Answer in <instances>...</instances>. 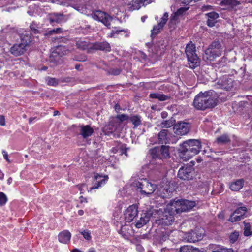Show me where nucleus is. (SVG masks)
<instances>
[{
    "label": "nucleus",
    "mask_w": 252,
    "mask_h": 252,
    "mask_svg": "<svg viewBox=\"0 0 252 252\" xmlns=\"http://www.w3.org/2000/svg\"><path fill=\"white\" fill-rule=\"evenodd\" d=\"M218 103V96L213 91L200 92L194 98L193 105L198 110L204 111L215 107Z\"/></svg>",
    "instance_id": "nucleus-1"
},
{
    "label": "nucleus",
    "mask_w": 252,
    "mask_h": 252,
    "mask_svg": "<svg viewBox=\"0 0 252 252\" xmlns=\"http://www.w3.org/2000/svg\"><path fill=\"white\" fill-rule=\"evenodd\" d=\"M200 141L196 139H189L180 144L179 151L183 159L188 160L197 154L201 148Z\"/></svg>",
    "instance_id": "nucleus-2"
},
{
    "label": "nucleus",
    "mask_w": 252,
    "mask_h": 252,
    "mask_svg": "<svg viewBox=\"0 0 252 252\" xmlns=\"http://www.w3.org/2000/svg\"><path fill=\"white\" fill-rule=\"evenodd\" d=\"M132 186L142 195L147 197L150 196L157 189L156 184H152L146 179L144 178L139 181L133 182Z\"/></svg>",
    "instance_id": "nucleus-3"
},
{
    "label": "nucleus",
    "mask_w": 252,
    "mask_h": 252,
    "mask_svg": "<svg viewBox=\"0 0 252 252\" xmlns=\"http://www.w3.org/2000/svg\"><path fill=\"white\" fill-rule=\"evenodd\" d=\"M196 205L195 201L188 200H178L171 201L169 203L171 211L176 212L177 214L186 212L192 209Z\"/></svg>",
    "instance_id": "nucleus-4"
},
{
    "label": "nucleus",
    "mask_w": 252,
    "mask_h": 252,
    "mask_svg": "<svg viewBox=\"0 0 252 252\" xmlns=\"http://www.w3.org/2000/svg\"><path fill=\"white\" fill-rule=\"evenodd\" d=\"M195 45L190 42L186 47L185 53L186 54L188 64L189 67L194 69L200 65V59L196 53Z\"/></svg>",
    "instance_id": "nucleus-5"
},
{
    "label": "nucleus",
    "mask_w": 252,
    "mask_h": 252,
    "mask_svg": "<svg viewBox=\"0 0 252 252\" xmlns=\"http://www.w3.org/2000/svg\"><path fill=\"white\" fill-rule=\"evenodd\" d=\"M222 51L223 48L220 42L219 41H214L205 50L204 58L210 61H213L217 57L221 56Z\"/></svg>",
    "instance_id": "nucleus-6"
},
{
    "label": "nucleus",
    "mask_w": 252,
    "mask_h": 252,
    "mask_svg": "<svg viewBox=\"0 0 252 252\" xmlns=\"http://www.w3.org/2000/svg\"><path fill=\"white\" fill-rule=\"evenodd\" d=\"M149 153L152 158L155 159L163 160L170 157L168 146L155 147L150 150Z\"/></svg>",
    "instance_id": "nucleus-7"
},
{
    "label": "nucleus",
    "mask_w": 252,
    "mask_h": 252,
    "mask_svg": "<svg viewBox=\"0 0 252 252\" xmlns=\"http://www.w3.org/2000/svg\"><path fill=\"white\" fill-rule=\"evenodd\" d=\"M167 210L168 211H165L158 220V223L165 226L171 225L174 221L173 214L175 212H173L171 211V206L169 205V204Z\"/></svg>",
    "instance_id": "nucleus-8"
},
{
    "label": "nucleus",
    "mask_w": 252,
    "mask_h": 252,
    "mask_svg": "<svg viewBox=\"0 0 252 252\" xmlns=\"http://www.w3.org/2000/svg\"><path fill=\"white\" fill-rule=\"evenodd\" d=\"M93 18L95 20L102 22L108 28H110L111 22L113 20V17L108 13L100 10H97L94 13Z\"/></svg>",
    "instance_id": "nucleus-9"
},
{
    "label": "nucleus",
    "mask_w": 252,
    "mask_h": 252,
    "mask_svg": "<svg viewBox=\"0 0 252 252\" xmlns=\"http://www.w3.org/2000/svg\"><path fill=\"white\" fill-rule=\"evenodd\" d=\"M138 207L136 205L129 206L124 213L126 221L130 222L134 220L138 215Z\"/></svg>",
    "instance_id": "nucleus-10"
},
{
    "label": "nucleus",
    "mask_w": 252,
    "mask_h": 252,
    "mask_svg": "<svg viewBox=\"0 0 252 252\" xmlns=\"http://www.w3.org/2000/svg\"><path fill=\"white\" fill-rule=\"evenodd\" d=\"M247 211V208L245 206H241L238 208L231 215L228 220L231 222H235L240 221L244 219V215Z\"/></svg>",
    "instance_id": "nucleus-11"
},
{
    "label": "nucleus",
    "mask_w": 252,
    "mask_h": 252,
    "mask_svg": "<svg viewBox=\"0 0 252 252\" xmlns=\"http://www.w3.org/2000/svg\"><path fill=\"white\" fill-rule=\"evenodd\" d=\"M173 129L176 134L184 135L189 132L190 126L188 123L178 122L174 125Z\"/></svg>",
    "instance_id": "nucleus-12"
},
{
    "label": "nucleus",
    "mask_w": 252,
    "mask_h": 252,
    "mask_svg": "<svg viewBox=\"0 0 252 252\" xmlns=\"http://www.w3.org/2000/svg\"><path fill=\"white\" fill-rule=\"evenodd\" d=\"M192 169L190 166H184L181 167L178 173V177L182 180H189L192 178Z\"/></svg>",
    "instance_id": "nucleus-13"
},
{
    "label": "nucleus",
    "mask_w": 252,
    "mask_h": 252,
    "mask_svg": "<svg viewBox=\"0 0 252 252\" xmlns=\"http://www.w3.org/2000/svg\"><path fill=\"white\" fill-rule=\"evenodd\" d=\"M233 86V81L228 76H223L217 82V87L225 90H229Z\"/></svg>",
    "instance_id": "nucleus-14"
},
{
    "label": "nucleus",
    "mask_w": 252,
    "mask_h": 252,
    "mask_svg": "<svg viewBox=\"0 0 252 252\" xmlns=\"http://www.w3.org/2000/svg\"><path fill=\"white\" fill-rule=\"evenodd\" d=\"M26 46L24 44L17 42L10 49V52L14 56L17 57L23 55L26 51Z\"/></svg>",
    "instance_id": "nucleus-15"
},
{
    "label": "nucleus",
    "mask_w": 252,
    "mask_h": 252,
    "mask_svg": "<svg viewBox=\"0 0 252 252\" xmlns=\"http://www.w3.org/2000/svg\"><path fill=\"white\" fill-rule=\"evenodd\" d=\"M152 214L153 212L151 211H149L146 213H143L141 215L140 220L136 222L135 226L138 228H140L145 225L149 222Z\"/></svg>",
    "instance_id": "nucleus-16"
},
{
    "label": "nucleus",
    "mask_w": 252,
    "mask_h": 252,
    "mask_svg": "<svg viewBox=\"0 0 252 252\" xmlns=\"http://www.w3.org/2000/svg\"><path fill=\"white\" fill-rule=\"evenodd\" d=\"M69 18L68 15H64L63 13H54L51 15L49 20L50 23H58L65 22Z\"/></svg>",
    "instance_id": "nucleus-17"
},
{
    "label": "nucleus",
    "mask_w": 252,
    "mask_h": 252,
    "mask_svg": "<svg viewBox=\"0 0 252 252\" xmlns=\"http://www.w3.org/2000/svg\"><path fill=\"white\" fill-rule=\"evenodd\" d=\"M173 189L169 187L160 188L158 189L155 195L162 198H168L171 197Z\"/></svg>",
    "instance_id": "nucleus-18"
},
{
    "label": "nucleus",
    "mask_w": 252,
    "mask_h": 252,
    "mask_svg": "<svg viewBox=\"0 0 252 252\" xmlns=\"http://www.w3.org/2000/svg\"><path fill=\"white\" fill-rule=\"evenodd\" d=\"M108 180V177H102L99 174L95 176L94 180L93 182V187L90 188V190L98 189L100 187L106 184Z\"/></svg>",
    "instance_id": "nucleus-19"
},
{
    "label": "nucleus",
    "mask_w": 252,
    "mask_h": 252,
    "mask_svg": "<svg viewBox=\"0 0 252 252\" xmlns=\"http://www.w3.org/2000/svg\"><path fill=\"white\" fill-rule=\"evenodd\" d=\"M74 43L77 48L81 50L88 49H92V44L85 39L76 38L74 40Z\"/></svg>",
    "instance_id": "nucleus-20"
},
{
    "label": "nucleus",
    "mask_w": 252,
    "mask_h": 252,
    "mask_svg": "<svg viewBox=\"0 0 252 252\" xmlns=\"http://www.w3.org/2000/svg\"><path fill=\"white\" fill-rule=\"evenodd\" d=\"M186 238L189 242L194 243L201 240V233H198L195 231L191 230L186 234Z\"/></svg>",
    "instance_id": "nucleus-21"
},
{
    "label": "nucleus",
    "mask_w": 252,
    "mask_h": 252,
    "mask_svg": "<svg viewBox=\"0 0 252 252\" xmlns=\"http://www.w3.org/2000/svg\"><path fill=\"white\" fill-rule=\"evenodd\" d=\"M80 134L84 139H86L88 137L91 136L94 131L89 125H81L79 126Z\"/></svg>",
    "instance_id": "nucleus-22"
},
{
    "label": "nucleus",
    "mask_w": 252,
    "mask_h": 252,
    "mask_svg": "<svg viewBox=\"0 0 252 252\" xmlns=\"http://www.w3.org/2000/svg\"><path fill=\"white\" fill-rule=\"evenodd\" d=\"M207 17V25L210 27H212L217 23V19L219 17V15L216 12H211L206 14Z\"/></svg>",
    "instance_id": "nucleus-23"
},
{
    "label": "nucleus",
    "mask_w": 252,
    "mask_h": 252,
    "mask_svg": "<svg viewBox=\"0 0 252 252\" xmlns=\"http://www.w3.org/2000/svg\"><path fill=\"white\" fill-rule=\"evenodd\" d=\"M92 49L105 52H110L111 51L110 45L107 42H96L92 44Z\"/></svg>",
    "instance_id": "nucleus-24"
},
{
    "label": "nucleus",
    "mask_w": 252,
    "mask_h": 252,
    "mask_svg": "<svg viewBox=\"0 0 252 252\" xmlns=\"http://www.w3.org/2000/svg\"><path fill=\"white\" fill-rule=\"evenodd\" d=\"M71 237V233L68 230H65L59 234L58 239L61 243L67 244L70 241Z\"/></svg>",
    "instance_id": "nucleus-25"
},
{
    "label": "nucleus",
    "mask_w": 252,
    "mask_h": 252,
    "mask_svg": "<svg viewBox=\"0 0 252 252\" xmlns=\"http://www.w3.org/2000/svg\"><path fill=\"white\" fill-rule=\"evenodd\" d=\"M168 130L162 129L158 135V142L159 144H166L169 142V138L167 136Z\"/></svg>",
    "instance_id": "nucleus-26"
},
{
    "label": "nucleus",
    "mask_w": 252,
    "mask_h": 252,
    "mask_svg": "<svg viewBox=\"0 0 252 252\" xmlns=\"http://www.w3.org/2000/svg\"><path fill=\"white\" fill-rule=\"evenodd\" d=\"M230 142V138L227 134H223L218 137L214 142V144H218L219 145L226 144Z\"/></svg>",
    "instance_id": "nucleus-27"
},
{
    "label": "nucleus",
    "mask_w": 252,
    "mask_h": 252,
    "mask_svg": "<svg viewBox=\"0 0 252 252\" xmlns=\"http://www.w3.org/2000/svg\"><path fill=\"white\" fill-rule=\"evenodd\" d=\"M244 183V180L242 179L237 180L231 184L230 189L234 191H239L243 187Z\"/></svg>",
    "instance_id": "nucleus-28"
},
{
    "label": "nucleus",
    "mask_w": 252,
    "mask_h": 252,
    "mask_svg": "<svg viewBox=\"0 0 252 252\" xmlns=\"http://www.w3.org/2000/svg\"><path fill=\"white\" fill-rule=\"evenodd\" d=\"M21 41L20 43L24 44L27 47L32 41V38L31 33L26 32L24 33H22L20 36Z\"/></svg>",
    "instance_id": "nucleus-29"
},
{
    "label": "nucleus",
    "mask_w": 252,
    "mask_h": 252,
    "mask_svg": "<svg viewBox=\"0 0 252 252\" xmlns=\"http://www.w3.org/2000/svg\"><path fill=\"white\" fill-rule=\"evenodd\" d=\"M240 2L236 0H223L221 1L220 5L222 6H229L232 8H234L240 5Z\"/></svg>",
    "instance_id": "nucleus-30"
},
{
    "label": "nucleus",
    "mask_w": 252,
    "mask_h": 252,
    "mask_svg": "<svg viewBox=\"0 0 252 252\" xmlns=\"http://www.w3.org/2000/svg\"><path fill=\"white\" fill-rule=\"evenodd\" d=\"M67 48L65 45H59L55 49L56 53L61 56L66 54L69 52V49Z\"/></svg>",
    "instance_id": "nucleus-31"
},
{
    "label": "nucleus",
    "mask_w": 252,
    "mask_h": 252,
    "mask_svg": "<svg viewBox=\"0 0 252 252\" xmlns=\"http://www.w3.org/2000/svg\"><path fill=\"white\" fill-rule=\"evenodd\" d=\"M141 117L138 115H132L129 118V120L136 128L141 124Z\"/></svg>",
    "instance_id": "nucleus-32"
},
{
    "label": "nucleus",
    "mask_w": 252,
    "mask_h": 252,
    "mask_svg": "<svg viewBox=\"0 0 252 252\" xmlns=\"http://www.w3.org/2000/svg\"><path fill=\"white\" fill-rule=\"evenodd\" d=\"M163 27H162L160 25L158 24L157 25H155L153 26V29L151 30V37L152 38H153L156 37V36L158 34L161 29H162Z\"/></svg>",
    "instance_id": "nucleus-33"
},
{
    "label": "nucleus",
    "mask_w": 252,
    "mask_h": 252,
    "mask_svg": "<svg viewBox=\"0 0 252 252\" xmlns=\"http://www.w3.org/2000/svg\"><path fill=\"white\" fill-rule=\"evenodd\" d=\"M180 252H199V249L190 246H184L180 249Z\"/></svg>",
    "instance_id": "nucleus-34"
},
{
    "label": "nucleus",
    "mask_w": 252,
    "mask_h": 252,
    "mask_svg": "<svg viewBox=\"0 0 252 252\" xmlns=\"http://www.w3.org/2000/svg\"><path fill=\"white\" fill-rule=\"evenodd\" d=\"M130 5V8L131 10H138L139 9L142 4L141 0H133L129 4Z\"/></svg>",
    "instance_id": "nucleus-35"
},
{
    "label": "nucleus",
    "mask_w": 252,
    "mask_h": 252,
    "mask_svg": "<svg viewBox=\"0 0 252 252\" xmlns=\"http://www.w3.org/2000/svg\"><path fill=\"white\" fill-rule=\"evenodd\" d=\"M175 120L174 119H170L168 120L163 121L161 123V126L162 128H169L174 126Z\"/></svg>",
    "instance_id": "nucleus-36"
},
{
    "label": "nucleus",
    "mask_w": 252,
    "mask_h": 252,
    "mask_svg": "<svg viewBox=\"0 0 252 252\" xmlns=\"http://www.w3.org/2000/svg\"><path fill=\"white\" fill-rule=\"evenodd\" d=\"M121 34L122 35H124L125 36H128L127 32L124 30H113L112 32L111 33V37H115V36L117 34Z\"/></svg>",
    "instance_id": "nucleus-37"
},
{
    "label": "nucleus",
    "mask_w": 252,
    "mask_h": 252,
    "mask_svg": "<svg viewBox=\"0 0 252 252\" xmlns=\"http://www.w3.org/2000/svg\"><path fill=\"white\" fill-rule=\"evenodd\" d=\"M72 7L81 13L86 12V7L85 5L80 4H73Z\"/></svg>",
    "instance_id": "nucleus-38"
},
{
    "label": "nucleus",
    "mask_w": 252,
    "mask_h": 252,
    "mask_svg": "<svg viewBox=\"0 0 252 252\" xmlns=\"http://www.w3.org/2000/svg\"><path fill=\"white\" fill-rule=\"evenodd\" d=\"M244 235L246 236H249L252 235V232L251 231V225L249 223L244 222Z\"/></svg>",
    "instance_id": "nucleus-39"
},
{
    "label": "nucleus",
    "mask_w": 252,
    "mask_h": 252,
    "mask_svg": "<svg viewBox=\"0 0 252 252\" xmlns=\"http://www.w3.org/2000/svg\"><path fill=\"white\" fill-rule=\"evenodd\" d=\"M63 41H64L65 45L66 46L67 48L69 49V52L74 49V46L75 45L74 40H69L65 38L62 39Z\"/></svg>",
    "instance_id": "nucleus-40"
},
{
    "label": "nucleus",
    "mask_w": 252,
    "mask_h": 252,
    "mask_svg": "<svg viewBox=\"0 0 252 252\" xmlns=\"http://www.w3.org/2000/svg\"><path fill=\"white\" fill-rule=\"evenodd\" d=\"M239 236V232L237 231H235L231 233L229 236V239L231 243H235L238 239Z\"/></svg>",
    "instance_id": "nucleus-41"
},
{
    "label": "nucleus",
    "mask_w": 252,
    "mask_h": 252,
    "mask_svg": "<svg viewBox=\"0 0 252 252\" xmlns=\"http://www.w3.org/2000/svg\"><path fill=\"white\" fill-rule=\"evenodd\" d=\"M63 32V29L61 28H55L52 30H49L47 31L46 33V35H53L54 34H57L61 33Z\"/></svg>",
    "instance_id": "nucleus-42"
},
{
    "label": "nucleus",
    "mask_w": 252,
    "mask_h": 252,
    "mask_svg": "<svg viewBox=\"0 0 252 252\" xmlns=\"http://www.w3.org/2000/svg\"><path fill=\"white\" fill-rule=\"evenodd\" d=\"M30 28L33 33L37 34L39 33V27L34 22L32 23L30 25Z\"/></svg>",
    "instance_id": "nucleus-43"
},
{
    "label": "nucleus",
    "mask_w": 252,
    "mask_h": 252,
    "mask_svg": "<svg viewBox=\"0 0 252 252\" xmlns=\"http://www.w3.org/2000/svg\"><path fill=\"white\" fill-rule=\"evenodd\" d=\"M80 232L83 236L85 239L87 240H90L91 239V232L89 230H86L80 231Z\"/></svg>",
    "instance_id": "nucleus-44"
},
{
    "label": "nucleus",
    "mask_w": 252,
    "mask_h": 252,
    "mask_svg": "<svg viewBox=\"0 0 252 252\" xmlns=\"http://www.w3.org/2000/svg\"><path fill=\"white\" fill-rule=\"evenodd\" d=\"M7 201V198L5 194L1 192H0V205H3L6 203Z\"/></svg>",
    "instance_id": "nucleus-45"
},
{
    "label": "nucleus",
    "mask_w": 252,
    "mask_h": 252,
    "mask_svg": "<svg viewBox=\"0 0 252 252\" xmlns=\"http://www.w3.org/2000/svg\"><path fill=\"white\" fill-rule=\"evenodd\" d=\"M178 16H179L176 15L175 13L174 14L171 15L169 22V25L170 27L172 25H174L176 24V21L178 20Z\"/></svg>",
    "instance_id": "nucleus-46"
},
{
    "label": "nucleus",
    "mask_w": 252,
    "mask_h": 252,
    "mask_svg": "<svg viewBox=\"0 0 252 252\" xmlns=\"http://www.w3.org/2000/svg\"><path fill=\"white\" fill-rule=\"evenodd\" d=\"M168 19V14L167 12H165L162 17L161 18V20L159 23L162 27H164L165 25L167 20Z\"/></svg>",
    "instance_id": "nucleus-47"
},
{
    "label": "nucleus",
    "mask_w": 252,
    "mask_h": 252,
    "mask_svg": "<svg viewBox=\"0 0 252 252\" xmlns=\"http://www.w3.org/2000/svg\"><path fill=\"white\" fill-rule=\"evenodd\" d=\"M116 118L119 120L121 122H122L124 121L127 120L129 119L128 116L126 114H120L118 115L116 117Z\"/></svg>",
    "instance_id": "nucleus-48"
},
{
    "label": "nucleus",
    "mask_w": 252,
    "mask_h": 252,
    "mask_svg": "<svg viewBox=\"0 0 252 252\" xmlns=\"http://www.w3.org/2000/svg\"><path fill=\"white\" fill-rule=\"evenodd\" d=\"M121 70L119 68H111L109 69V73L113 75H118L120 74Z\"/></svg>",
    "instance_id": "nucleus-49"
},
{
    "label": "nucleus",
    "mask_w": 252,
    "mask_h": 252,
    "mask_svg": "<svg viewBox=\"0 0 252 252\" xmlns=\"http://www.w3.org/2000/svg\"><path fill=\"white\" fill-rule=\"evenodd\" d=\"M47 84L51 86H56L58 84L57 80L53 78H48L46 80Z\"/></svg>",
    "instance_id": "nucleus-50"
},
{
    "label": "nucleus",
    "mask_w": 252,
    "mask_h": 252,
    "mask_svg": "<svg viewBox=\"0 0 252 252\" xmlns=\"http://www.w3.org/2000/svg\"><path fill=\"white\" fill-rule=\"evenodd\" d=\"M189 9V7H181L177 10V11L175 12L176 15L178 16H181L185 13Z\"/></svg>",
    "instance_id": "nucleus-51"
},
{
    "label": "nucleus",
    "mask_w": 252,
    "mask_h": 252,
    "mask_svg": "<svg viewBox=\"0 0 252 252\" xmlns=\"http://www.w3.org/2000/svg\"><path fill=\"white\" fill-rule=\"evenodd\" d=\"M169 98V97L167 95H165L163 94H159L158 99L160 101H165L167 100Z\"/></svg>",
    "instance_id": "nucleus-52"
},
{
    "label": "nucleus",
    "mask_w": 252,
    "mask_h": 252,
    "mask_svg": "<svg viewBox=\"0 0 252 252\" xmlns=\"http://www.w3.org/2000/svg\"><path fill=\"white\" fill-rule=\"evenodd\" d=\"M128 148H126L125 145H122L121 147V152L122 154H125L127 156V150Z\"/></svg>",
    "instance_id": "nucleus-53"
},
{
    "label": "nucleus",
    "mask_w": 252,
    "mask_h": 252,
    "mask_svg": "<svg viewBox=\"0 0 252 252\" xmlns=\"http://www.w3.org/2000/svg\"><path fill=\"white\" fill-rule=\"evenodd\" d=\"M2 152V154H3V156L4 158L7 162H10V160L8 158V155L6 151H5L4 150H3Z\"/></svg>",
    "instance_id": "nucleus-54"
},
{
    "label": "nucleus",
    "mask_w": 252,
    "mask_h": 252,
    "mask_svg": "<svg viewBox=\"0 0 252 252\" xmlns=\"http://www.w3.org/2000/svg\"><path fill=\"white\" fill-rule=\"evenodd\" d=\"M212 252H230V251L225 249H219L214 250Z\"/></svg>",
    "instance_id": "nucleus-55"
},
{
    "label": "nucleus",
    "mask_w": 252,
    "mask_h": 252,
    "mask_svg": "<svg viewBox=\"0 0 252 252\" xmlns=\"http://www.w3.org/2000/svg\"><path fill=\"white\" fill-rule=\"evenodd\" d=\"M141 1L143 6L150 4L152 2V0H141Z\"/></svg>",
    "instance_id": "nucleus-56"
},
{
    "label": "nucleus",
    "mask_w": 252,
    "mask_h": 252,
    "mask_svg": "<svg viewBox=\"0 0 252 252\" xmlns=\"http://www.w3.org/2000/svg\"><path fill=\"white\" fill-rule=\"evenodd\" d=\"M0 125L1 126H4L5 125V118L2 115L0 116Z\"/></svg>",
    "instance_id": "nucleus-57"
},
{
    "label": "nucleus",
    "mask_w": 252,
    "mask_h": 252,
    "mask_svg": "<svg viewBox=\"0 0 252 252\" xmlns=\"http://www.w3.org/2000/svg\"><path fill=\"white\" fill-rule=\"evenodd\" d=\"M159 93H152L150 94V97L151 98L158 99Z\"/></svg>",
    "instance_id": "nucleus-58"
},
{
    "label": "nucleus",
    "mask_w": 252,
    "mask_h": 252,
    "mask_svg": "<svg viewBox=\"0 0 252 252\" xmlns=\"http://www.w3.org/2000/svg\"><path fill=\"white\" fill-rule=\"evenodd\" d=\"M37 119V117H32V118H30L29 119V124L30 125H31L32 124V122L36 120Z\"/></svg>",
    "instance_id": "nucleus-59"
},
{
    "label": "nucleus",
    "mask_w": 252,
    "mask_h": 252,
    "mask_svg": "<svg viewBox=\"0 0 252 252\" xmlns=\"http://www.w3.org/2000/svg\"><path fill=\"white\" fill-rule=\"evenodd\" d=\"M75 60H76V61H82V62H84L85 61H86L87 60V58L85 56H84L83 57L81 58V59H77V58H75L74 59Z\"/></svg>",
    "instance_id": "nucleus-60"
},
{
    "label": "nucleus",
    "mask_w": 252,
    "mask_h": 252,
    "mask_svg": "<svg viewBox=\"0 0 252 252\" xmlns=\"http://www.w3.org/2000/svg\"><path fill=\"white\" fill-rule=\"evenodd\" d=\"M115 109L116 110V111H117V112L120 110H121V107L120 106V105H119L118 104H117L115 105Z\"/></svg>",
    "instance_id": "nucleus-61"
},
{
    "label": "nucleus",
    "mask_w": 252,
    "mask_h": 252,
    "mask_svg": "<svg viewBox=\"0 0 252 252\" xmlns=\"http://www.w3.org/2000/svg\"><path fill=\"white\" fill-rule=\"evenodd\" d=\"M161 115L162 118H165L167 116V113L166 112H162Z\"/></svg>",
    "instance_id": "nucleus-62"
},
{
    "label": "nucleus",
    "mask_w": 252,
    "mask_h": 252,
    "mask_svg": "<svg viewBox=\"0 0 252 252\" xmlns=\"http://www.w3.org/2000/svg\"><path fill=\"white\" fill-rule=\"evenodd\" d=\"M80 201L81 203H83V202H87V199L85 198H84L83 196H81L80 197Z\"/></svg>",
    "instance_id": "nucleus-63"
},
{
    "label": "nucleus",
    "mask_w": 252,
    "mask_h": 252,
    "mask_svg": "<svg viewBox=\"0 0 252 252\" xmlns=\"http://www.w3.org/2000/svg\"><path fill=\"white\" fill-rule=\"evenodd\" d=\"M71 252H82L79 249L75 248L72 250Z\"/></svg>",
    "instance_id": "nucleus-64"
}]
</instances>
